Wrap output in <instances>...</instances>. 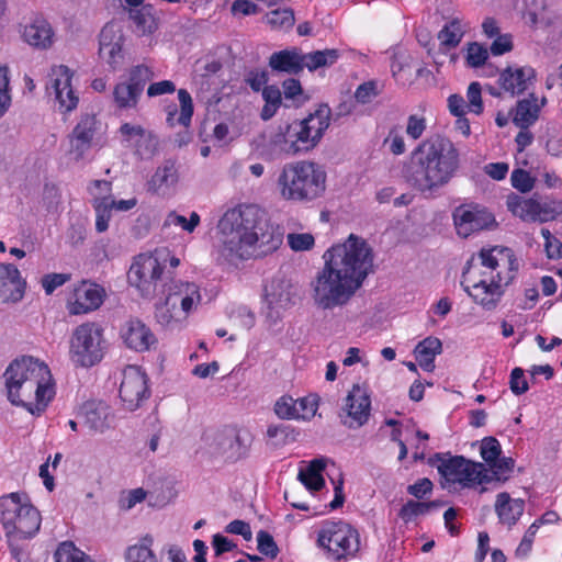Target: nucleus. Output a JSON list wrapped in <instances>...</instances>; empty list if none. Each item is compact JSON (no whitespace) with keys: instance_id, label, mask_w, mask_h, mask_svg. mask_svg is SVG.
<instances>
[{"instance_id":"obj_52","label":"nucleus","mask_w":562,"mask_h":562,"mask_svg":"<svg viewBox=\"0 0 562 562\" xmlns=\"http://www.w3.org/2000/svg\"><path fill=\"white\" fill-rule=\"evenodd\" d=\"M154 77V71L146 65L134 66L130 70L128 80L135 88L139 87V91L143 92L145 85Z\"/></svg>"},{"instance_id":"obj_28","label":"nucleus","mask_w":562,"mask_h":562,"mask_svg":"<svg viewBox=\"0 0 562 562\" xmlns=\"http://www.w3.org/2000/svg\"><path fill=\"white\" fill-rule=\"evenodd\" d=\"M121 338L127 348L135 351H146L155 342L156 337L151 329L138 319H131L121 328Z\"/></svg>"},{"instance_id":"obj_18","label":"nucleus","mask_w":562,"mask_h":562,"mask_svg":"<svg viewBox=\"0 0 562 562\" xmlns=\"http://www.w3.org/2000/svg\"><path fill=\"white\" fill-rule=\"evenodd\" d=\"M452 217L458 235L464 238L495 223L493 214L479 204H462L454 209Z\"/></svg>"},{"instance_id":"obj_1","label":"nucleus","mask_w":562,"mask_h":562,"mask_svg":"<svg viewBox=\"0 0 562 562\" xmlns=\"http://www.w3.org/2000/svg\"><path fill=\"white\" fill-rule=\"evenodd\" d=\"M324 266L311 282L314 305L333 311L349 304L374 271V251L368 240L350 234L324 255Z\"/></svg>"},{"instance_id":"obj_64","label":"nucleus","mask_w":562,"mask_h":562,"mask_svg":"<svg viewBox=\"0 0 562 562\" xmlns=\"http://www.w3.org/2000/svg\"><path fill=\"white\" fill-rule=\"evenodd\" d=\"M268 81V72L265 69H251L245 75V82L256 92L263 90Z\"/></svg>"},{"instance_id":"obj_7","label":"nucleus","mask_w":562,"mask_h":562,"mask_svg":"<svg viewBox=\"0 0 562 562\" xmlns=\"http://www.w3.org/2000/svg\"><path fill=\"white\" fill-rule=\"evenodd\" d=\"M0 524L8 538L34 537L42 524L37 508L24 493H9L0 497Z\"/></svg>"},{"instance_id":"obj_47","label":"nucleus","mask_w":562,"mask_h":562,"mask_svg":"<svg viewBox=\"0 0 562 562\" xmlns=\"http://www.w3.org/2000/svg\"><path fill=\"white\" fill-rule=\"evenodd\" d=\"M412 61V56L405 50L396 49L393 52L391 72L396 81L405 83L409 80V76H406V71L411 68Z\"/></svg>"},{"instance_id":"obj_26","label":"nucleus","mask_w":562,"mask_h":562,"mask_svg":"<svg viewBox=\"0 0 562 562\" xmlns=\"http://www.w3.org/2000/svg\"><path fill=\"white\" fill-rule=\"evenodd\" d=\"M104 295L103 288L95 283L83 281L74 290L67 308L71 315L87 314L101 306Z\"/></svg>"},{"instance_id":"obj_12","label":"nucleus","mask_w":562,"mask_h":562,"mask_svg":"<svg viewBox=\"0 0 562 562\" xmlns=\"http://www.w3.org/2000/svg\"><path fill=\"white\" fill-rule=\"evenodd\" d=\"M290 135V124L267 128L251 139V151L268 161L295 156L300 151L294 137Z\"/></svg>"},{"instance_id":"obj_46","label":"nucleus","mask_w":562,"mask_h":562,"mask_svg":"<svg viewBox=\"0 0 562 562\" xmlns=\"http://www.w3.org/2000/svg\"><path fill=\"white\" fill-rule=\"evenodd\" d=\"M55 562H93L89 555L71 541L61 542L54 554Z\"/></svg>"},{"instance_id":"obj_53","label":"nucleus","mask_w":562,"mask_h":562,"mask_svg":"<svg viewBox=\"0 0 562 562\" xmlns=\"http://www.w3.org/2000/svg\"><path fill=\"white\" fill-rule=\"evenodd\" d=\"M502 452L501 443L494 437H486L481 441L480 454L486 464L496 461Z\"/></svg>"},{"instance_id":"obj_60","label":"nucleus","mask_w":562,"mask_h":562,"mask_svg":"<svg viewBox=\"0 0 562 562\" xmlns=\"http://www.w3.org/2000/svg\"><path fill=\"white\" fill-rule=\"evenodd\" d=\"M146 497V492L143 488H134L123 493L119 499L120 508L130 510L137 504L142 503Z\"/></svg>"},{"instance_id":"obj_32","label":"nucleus","mask_w":562,"mask_h":562,"mask_svg":"<svg viewBox=\"0 0 562 562\" xmlns=\"http://www.w3.org/2000/svg\"><path fill=\"white\" fill-rule=\"evenodd\" d=\"M178 182V172L172 161H165L159 166L150 180L148 189L157 194H169Z\"/></svg>"},{"instance_id":"obj_22","label":"nucleus","mask_w":562,"mask_h":562,"mask_svg":"<svg viewBox=\"0 0 562 562\" xmlns=\"http://www.w3.org/2000/svg\"><path fill=\"white\" fill-rule=\"evenodd\" d=\"M82 425L91 435H102L114 427V414L103 401L86 402L80 411Z\"/></svg>"},{"instance_id":"obj_4","label":"nucleus","mask_w":562,"mask_h":562,"mask_svg":"<svg viewBox=\"0 0 562 562\" xmlns=\"http://www.w3.org/2000/svg\"><path fill=\"white\" fill-rule=\"evenodd\" d=\"M3 378L11 404L24 407L34 416L43 414L56 394L48 366L33 357L12 361Z\"/></svg>"},{"instance_id":"obj_43","label":"nucleus","mask_w":562,"mask_h":562,"mask_svg":"<svg viewBox=\"0 0 562 562\" xmlns=\"http://www.w3.org/2000/svg\"><path fill=\"white\" fill-rule=\"evenodd\" d=\"M128 15L139 35L151 34L156 31V19L149 8L142 7L140 9H132Z\"/></svg>"},{"instance_id":"obj_6","label":"nucleus","mask_w":562,"mask_h":562,"mask_svg":"<svg viewBox=\"0 0 562 562\" xmlns=\"http://www.w3.org/2000/svg\"><path fill=\"white\" fill-rule=\"evenodd\" d=\"M326 179L323 166L311 160H300L283 166L277 186L284 200L310 202L325 192Z\"/></svg>"},{"instance_id":"obj_25","label":"nucleus","mask_w":562,"mask_h":562,"mask_svg":"<svg viewBox=\"0 0 562 562\" xmlns=\"http://www.w3.org/2000/svg\"><path fill=\"white\" fill-rule=\"evenodd\" d=\"M318 408L316 395H307L301 398L281 396L274 405L276 414L282 419L310 420Z\"/></svg>"},{"instance_id":"obj_5","label":"nucleus","mask_w":562,"mask_h":562,"mask_svg":"<svg viewBox=\"0 0 562 562\" xmlns=\"http://www.w3.org/2000/svg\"><path fill=\"white\" fill-rule=\"evenodd\" d=\"M459 168V153L446 138L423 142L414 150L405 172L406 181L425 195H432L447 186Z\"/></svg>"},{"instance_id":"obj_38","label":"nucleus","mask_w":562,"mask_h":562,"mask_svg":"<svg viewBox=\"0 0 562 562\" xmlns=\"http://www.w3.org/2000/svg\"><path fill=\"white\" fill-rule=\"evenodd\" d=\"M178 99H179V103H180L179 116L176 117L177 112H178L177 106L176 105L169 106L167 110V122L171 126H173L176 124H180L184 127H188L191 123V119L193 115L192 98L187 90L180 89L178 91Z\"/></svg>"},{"instance_id":"obj_20","label":"nucleus","mask_w":562,"mask_h":562,"mask_svg":"<svg viewBox=\"0 0 562 562\" xmlns=\"http://www.w3.org/2000/svg\"><path fill=\"white\" fill-rule=\"evenodd\" d=\"M99 121L93 114H83L68 136V155L79 161L86 158L92 147L93 138L99 127Z\"/></svg>"},{"instance_id":"obj_23","label":"nucleus","mask_w":562,"mask_h":562,"mask_svg":"<svg viewBox=\"0 0 562 562\" xmlns=\"http://www.w3.org/2000/svg\"><path fill=\"white\" fill-rule=\"evenodd\" d=\"M124 34L120 23L105 24L100 33L99 55L115 69L123 60Z\"/></svg>"},{"instance_id":"obj_21","label":"nucleus","mask_w":562,"mask_h":562,"mask_svg":"<svg viewBox=\"0 0 562 562\" xmlns=\"http://www.w3.org/2000/svg\"><path fill=\"white\" fill-rule=\"evenodd\" d=\"M119 134L122 143L134 149L140 158L151 157L157 149L156 136L138 124L124 123L120 126Z\"/></svg>"},{"instance_id":"obj_33","label":"nucleus","mask_w":562,"mask_h":562,"mask_svg":"<svg viewBox=\"0 0 562 562\" xmlns=\"http://www.w3.org/2000/svg\"><path fill=\"white\" fill-rule=\"evenodd\" d=\"M546 102V98L539 99L535 94L520 100L517 103L513 122L520 128H528L537 121L539 112Z\"/></svg>"},{"instance_id":"obj_61","label":"nucleus","mask_w":562,"mask_h":562,"mask_svg":"<svg viewBox=\"0 0 562 562\" xmlns=\"http://www.w3.org/2000/svg\"><path fill=\"white\" fill-rule=\"evenodd\" d=\"M429 509V504L414 501L407 502L400 510V517L404 521H411L419 515H424Z\"/></svg>"},{"instance_id":"obj_50","label":"nucleus","mask_w":562,"mask_h":562,"mask_svg":"<svg viewBox=\"0 0 562 562\" xmlns=\"http://www.w3.org/2000/svg\"><path fill=\"white\" fill-rule=\"evenodd\" d=\"M488 49L481 43L472 42L467 46L465 63L470 68L482 67L488 58Z\"/></svg>"},{"instance_id":"obj_57","label":"nucleus","mask_w":562,"mask_h":562,"mask_svg":"<svg viewBox=\"0 0 562 562\" xmlns=\"http://www.w3.org/2000/svg\"><path fill=\"white\" fill-rule=\"evenodd\" d=\"M10 105L9 70L7 66H0V117L5 114Z\"/></svg>"},{"instance_id":"obj_49","label":"nucleus","mask_w":562,"mask_h":562,"mask_svg":"<svg viewBox=\"0 0 562 562\" xmlns=\"http://www.w3.org/2000/svg\"><path fill=\"white\" fill-rule=\"evenodd\" d=\"M490 472V483L493 481L504 482L508 480L510 473L514 470L515 462L512 458L503 457L497 458L496 461L487 464Z\"/></svg>"},{"instance_id":"obj_15","label":"nucleus","mask_w":562,"mask_h":562,"mask_svg":"<svg viewBox=\"0 0 562 562\" xmlns=\"http://www.w3.org/2000/svg\"><path fill=\"white\" fill-rule=\"evenodd\" d=\"M206 445L213 457L235 462L248 454L251 436L247 430L227 427L206 437Z\"/></svg>"},{"instance_id":"obj_40","label":"nucleus","mask_w":562,"mask_h":562,"mask_svg":"<svg viewBox=\"0 0 562 562\" xmlns=\"http://www.w3.org/2000/svg\"><path fill=\"white\" fill-rule=\"evenodd\" d=\"M339 57V50L334 48L303 54V69L307 68L310 71H315L319 68L329 67L334 65Z\"/></svg>"},{"instance_id":"obj_16","label":"nucleus","mask_w":562,"mask_h":562,"mask_svg":"<svg viewBox=\"0 0 562 562\" xmlns=\"http://www.w3.org/2000/svg\"><path fill=\"white\" fill-rule=\"evenodd\" d=\"M292 137L296 143L300 154L307 153L315 148L324 136L330 124V109L321 105L315 112L305 119L289 123Z\"/></svg>"},{"instance_id":"obj_3","label":"nucleus","mask_w":562,"mask_h":562,"mask_svg":"<svg viewBox=\"0 0 562 562\" xmlns=\"http://www.w3.org/2000/svg\"><path fill=\"white\" fill-rule=\"evenodd\" d=\"M517 269L518 262L510 248H483L468 261L461 285L475 304L485 311H494Z\"/></svg>"},{"instance_id":"obj_45","label":"nucleus","mask_w":562,"mask_h":562,"mask_svg":"<svg viewBox=\"0 0 562 562\" xmlns=\"http://www.w3.org/2000/svg\"><path fill=\"white\" fill-rule=\"evenodd\" d=\"M261 94L265 105L262 106L260 116L262 120L268 121L273 117L279 110L282 102V94L280 89L276 86L265 87Z\"/></svg>"},{"instance_id":"obj_24","label":"nucleus","mask_w":562,"mask_h":562,"mask_svg":"<svg viewBox=\"0 0 562 562\" xmlns=\"http://www.w3.org/2000/svg\"><path fill=\"white\" fill-rule=\"evenodd\" d=\"M371 401L367 391L360 385H353L345 398L342 423L349 428L364 425L370 416Z\"/></svg>"},{"instance_id":"obj_48","label":"nucleus","mask_w":562,"mask_h":562,"mask_svg":"<svg viewBox=\"0 0 562 562\" xmlns=\"http://www.w3.org/2000/svg\"><path fill=\"white\" fill-rule=\"evenodd\" d=\"M201 218L196 212H191L189 218L183 215L178 214L175 211H171L167 214L164 226L170 227L176 226L180 227L183 232L189 234L193 233L195 228L200 225Z\"/></svg>"},{"instance_id":"obj_39","label":"nucleus","mask_w":562,"mask_h":562,"mask_svg":"<svg viewBox=\"0 0 562 562\" xmlns=\"http://www.w3.org/2000/svg\"><path fill=\"white\" fill-rule=\"evenodd\" d=\"M154 539L151 536H145L135 544L130 546L125 552L126 562H158L153 551Z\"/></svg>"},{"instance_id":"obj_42","label":"nucleus","mask_w":562,"mask_h":562,"mask_svg":"<svg viewBox=\"0 0 562 562\" xmlns=\"http://www.w3.org/2000/svg\"><path fill=\"white\" fill-rule=\"evenodd\" d=\"M465 29L467 26L462 21L458 19L451 20L438 33L440 45L446 48L457 47L465 33Z\"/></svg>"},{"instance_id":"obj_59","label":"nucleus","mask_w":562,"mask_h":562,"mask_svg":"<svg viewBox=\"0 0 562 562\" xmlns=\"http://www.w3.org/2000/svg\"><path fill=\"white\" fill-rule=\"evenodd\" d=\"M468 111L474 114H480L483 111V103L481 97V86L479 82H471L468 91Z\"/></svg>"},{"instance_id":"obj_56","label":"nucleus","mask_w":562,"mask_h":562,"mask_svg":"<svg viewBox=\"0 0 562 562\" xmlns=\"http://www.w3.org/2000/svg\"><path fill=\"white\" fill-rule=\"evenodd\" d=\"M267 23L274 29H288L293 25L294 16L290 10H274L267 14Z\"/></svg>"},{"instance_id":"obj_11","label":"nucleus","mask_w":562,"mask_h":562,"mask_svg":"<svg viewBox=\"0 0 562 562\" xmlns=\"http://www.w3.org/2000/svg\"><path fill=\"white\" fill-rule=\"evenodd\" d=\"M438 471L445 483L456 488H475L490 483L491 477L484 463L474 462L461 456L442 460L438 465Z\"/></svg>"},{"instance_id":"obj_8","label":"nucleus","mask_w":562,"mask_h":562,"mask_svg":"<svg viewBox=\"0 0 562 562\" xmlns=\"http://www.w3.org/2000/svg\"><path fill=\"white\" fill-rule=\"evenodd\" d=\"M202 303L201 288L195 282L177 281L164 303L157 305L155 317L165 327L181 325Z\"/></svg>"},{"instance_id":"obj_36","label":"nucleus","mask_w":562,"mask_h":562,"mask_svg":"<svg viewBox=\"0 0 562 562\" xmlns=\"http://www.w3.org/2000/svg\"><path fill=\"white\" fill-rule=\"evenodd\" d=\"M441 340L437 337L429 336L415 347L414 353L419 367L427 372H431L435 369V358L441 353Z\"/></svg>"},{"instance_id":"obj_2","label":"nucleus","mask_w":562,"mask_h":562,"mask_svg":"<svg viewBox=\"0 0 562 562\" xmlns=\"http://www.w3.org/2000/svg\"><path fill=\"white\" fill-rule=\"evenodd\" d=\"M217 260L236 263L256 251L267 254L281 244V234L268 221L266 213L254 204L227 210L218 222Z\"/></svg>"},{"instance_id":"obj_37","label":"nucleus","mask_w":562,"mask_h":562,"mask_svg":"<svg viewBox=\"0 0 562 562\" xmlns=\"http://www.w3.org/2000/svg\"><path fill=\"white\" fill-rule=\"evenodd\" d=\"M327 460L316 458L308 462L305 469H300L299 480L311 492H317L325 485L323 471L326 468Z\"/></svg>"},{"instance_id":"obj_31","label":"nucleus","mask_w":562,"mask_h":562,"mask_svg":"<svg viewBox=\"0 0 562 562\" xmlns=\"http://www.w3.org/2000/svg\"><path fill=\"white\" fill-rule=\"evenodd\" d=\"M535 78V70L531 67L507 68L501 75L502 88L512 94L522 93L528 83Z\"/></svg>"},{"instance_id":"obj_17","label":"nucleus","mask_w":562,"mask_h":562,"mask_svg":"<svg viewBox=\"0 0 562 562\" xmlns=\"http://www.w3.org/2000/svg\"><path fill=\"white\" fill-rule=\"evenodd\" d=\"M149 394L146 373L137 366L124 368L120 385V397L124 407L131 412L137 409Z\"/></svg>"},{"instance_id":"obj_34","label":"nucleus","mask_w":562,"mask_h":562,"mask_svg":"<svg viewBox=\"0 0 562 562\" xmlns=\"http://www.w3.org/2000/svg\"><path fill=\"white\" fill-rule=\"evenodd\" d=\"M269 66L276 71L299 74L303 70V54L296 48L276 52L269 58Z\"/></svg>"},{"instance_id":"obj_35","label":"nucleus","mask_w":562,"mask_h":562,"mask_svg":"<svg viewBox=\"0 0 562 562\" xmlns=\"http://www.w3.org/2000/svg\"><path fill=\"white\" fill-rule=\"evenodd\" d=\"M524 509V501L512 498L507 493L497 495L495 510L502 524L512 527L520 518Z\"/></svg>"},{"instance_id":"obj_58","label":"nucleus","mask_w":562,"mask_h":562,"mask_svg":"<svg viewBox=\"0 0 562 562\" xmlns=\"http://www.w3.org/2000/svg\"><path fill=\"white\" fill-rule=\"evenodd\" d=\"M541 235L544 239V249L550 259H558L562 257V243L559 238L553 236L548 228H541Z\"/></svg>"},{"instance_id":"obj_10","label":"nucleus","mask_w":562,"mask_h":562,"mask_svg":"<svg viewBox=\"0 0 562 562\" xmlns=\"http://www.w3.org/2000/svg\"><path fill=\"white\" fill-rule=\"evenodd\" d=\"M105 341L102 328L95 323H83L75 328L69 341L70 360L79 367L88 368L103 358Z\"/></svg>"},{"instance_id":"obj_55","label":"nucleus","mask_w":562,"mask_h":562,"mask_svg":"<svg viewBox=\"0 0 562 562\" xmlns=\"http://www.w3.org/2000/svg\"><path fill=\"white\" fill-rule=\"evenodd\" d=\"M90 195L93 200V205L99 202L109 201L112 191V184L106 180H94L88 188Z\"/></svg>"},{"instance_id":"obj_62","label":"nucleus","mask_w":562,"mask_h":562,"mask_svg":"<svg viewBox=\"0 0 562 562\" xmlns=\"http://www.w3.org/2000/svg\"><path fill=\"white\" fill-rule=\"evenodd\" d=\"M380 92V88L376 81H368L360 85L356 92L355 98L360 103L371 102Z\"/></svg>"},{"instance_id":"obj_41","label":"nucleus","mask_w":562,"mask_h":562,"mask_svg":"<svg viewBox=\"0 0 562 562\" xmlns=\"http://www.w3.org/2000/svg\"><path fill=\"white\" fill-rule=\"evenodd\" d=\"M139 87L135 88L127 81L119 82L113 91V98L119 109H134L142 95Z\"/></svg>"},{"instance_id":"obj_9","label":"nucleus","mask_w":562,"mask_h":562,"mask_svg":"<svg viewBox=\"0 0 562 562\" xmlns=\"http://www.w3.org/2000/svg\"><path fill=\"white\" fill-rule=\"evenodd\" d=\"M316 544L328 559L349 560L360 550V535L349 522L325 520L316 531Z\"/></svg>"},{"instance_id":"obj_54","label":"nucleus","mask_w":562,"mask_h":562,"mask_svg":"<svg viewBox=\"0 0 562 562\" xmlns=\"http://www.w3.org/2000/svg\"><path fill=\"white\" fill-rule=\"evenodd\" d=\"M288 245L294 251H306L313 248L315 238L310 233H291L286 236Z\"/></svg>"},{"instance_id":"obj_19","label":"nucleus","mask_w":562,"mask_h":562,"mask_svg":"<svg viewBox=\"0 0 562 562\" xmlns=\"http://www.w3.org/2000/svg\"><path fill=\"white\" fill-rule=\"evenodd\" d=\"M294 292L286 280L274 279L265 289V313L271 323L280 321L294 304Z\"/></svg>"},{"instance_id":"obj_44","label":"nucleus","mask_w":562,"mask_h":562,"mask_svg":"<svg viewBox=\"0 0 562 562\" xmlns=\"http://www.w3.org/2000/svg\"><path fill=\"white\" fill-rule=\"evenodd\" d=\"M514 10L531 27H538V13L543 8L542 0H514Z\"/></svg>"},{"instance_id":"obj_51","label":"nucleus","mask_w":562,"mask_h":562,"mask_svg":"<svg viewBox=\"0 0 562 562\" xmlns=\"http://www.w3.org/2000/svg\"><path fill=\"white\" fill-rule=\"evenodd\" d=\"M512 186L521 193H528L535 188L536 179L521 168L514 169L510 176Z\"/></svg>"},{"instance_id":"obj_63","label":"nucleus","mask_w":562,"mask_h":562,"mask_svg":"<svg viewBox=\"0 0 562 562\" xmlns=\"http://www.w3.org/2000/svg\"><path fill=\"white\" fill-rule=\"evenodd\" d=\"M426 130V120L423 116L413 114L409 115L406 123V134L413 139L417 140L422 137Z\"/></svg>"},{"instance_id":"obj_13","label":"nucleus","mask_w":562,"mask_h":562,"mask_svg":"<svg viewBox=\"0 0 562 562\" xmlns=\"http://www.w3.org/2000/svg\"><path fill=\"white\" fill-rule=\"evenodd\" d=\"M165 261L166 255L162 251L138 255L127 272L128 283L136 288L142 296H154L165 269Z\"/></svg>"},{"instance_id":"obj_27","label":"nucleus","mask_w":562,"mask_h":562,"mask_svg":"<svg viewBox=\"0 0 562 562\" xmlns=\"http://www.w3.org/2000/svg\"><path fill=\"white\" fill-rule=\"evenodd\" d=\"M26 282L20 270L12 263H0V299L3 302H19L24 296Z\"/></svg>"},{"instance_id":"obj_14","label":"nucleus","mask_w":562,"mask_h":562,"mask_svg":"<svg viewBox=\"0 0 562 562\" xmlns=\"http://www.w3.org/2000/svg\"><path fill=\"white\" fill-rule=\"evenodd\" d=\"M75 72L65 65H55L47 75L46 93L61 114L77 109L79 92L74 85Z\"/></svg>"},{"instance_id":"obj_30","label":"nucleus","mask_w":562,"mask_h":562,"mask_svg":"<svg viewBox=\"0 0 562 562\" xmlns=\"http://www.w3.org/2000/svg\"><path fill=\"white\" fill-rule=\"evenodd\" d=\"M22 37L31 46L46 48L52 44L53 30L45 19L35 16L23 26Z\"/></svg>"},{"instance_id":"obj_29","label":"nucleus","mask_w":562,"mask_h":562,"mask_svg":"<svg viewBox=\"0 0 562 562\" xmlns=\"http://www.w3.org/2000/svg\"><path fill=\"white\" fill-rule=\"evenodd\" d=\"M507 209L526 222H544L548 220V211L535 199H526L517 194L507 198Z\"/></svg>"}]
</instances>
